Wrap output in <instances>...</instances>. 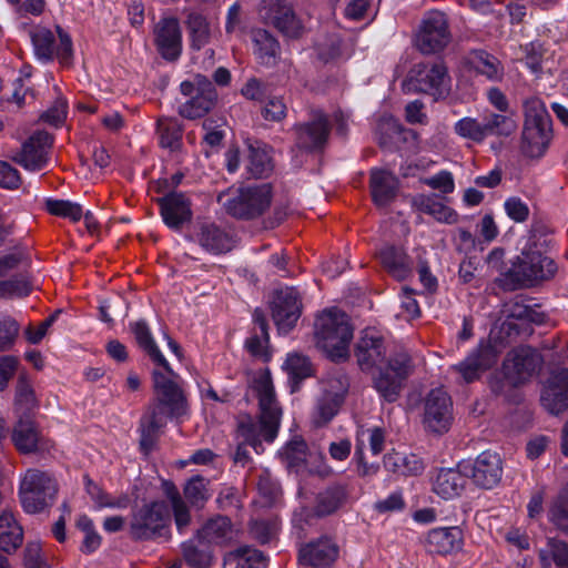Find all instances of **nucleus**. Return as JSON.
<instances>
[{"label": "nucleus", "mask_w": 568, "mask_h": 568, "mask_svg": "<svg viewBox=\"0 0 568 568\" xmlns=\"http://www.w3.org/2000/svg\"><path fill=\"white\" fill-rule=\"evenodd\" d=\"M183 557L191 568H210L212 565V555L209 551L201 550L192 541L182 545Z\"/></svg>", "instance_id": "obj_56"}, {"label": "nucleus", "mask_w": 568, "mask_h": 568, "mask_svg": "<svg viewBox=\"0 0 568 568\" xmlns=\"http://www.w3.org/2000/svg\"><path fill=\"white\" fill-rule=\"evenodd\" d=\"M257 12L264 23L273 26L286 38L300 39L307 31L305 20L286 0H262Z\"/></svg>", "instance_id": "obj_8"}, {"label": "nucleus", "mask_w": 568, "mask_h": 568, "mask_svg": "<svg viewBox=\"0 0 568 568\" xmlns=\"http://www.w3.org/2000/svg\"><path fill=\"white\" fill-rule=\"evenodd\" d=\"M217 201L230 215L251 220L262 215L270 207L272 190L268 184L230 187L219 194Z\"/></svg>", "instance_id": "obj_5"}, {"label": "nucleus", "mask_w": 568, "mask_h": 568, "mask_svg": "<svg viewBox=\"0 0 568 568\" xmlns=\"http://www.w3.org/2000/svg\"><path fill=\"white\" fill-rule=\"evenodd\" d=\"M21 184V175L17 169L4 161H0V187L16 190Z\"/></svg>", "instance_id": "obj_64"}, {"label": "nucleus", "mask_w": 568, "mask_h": 568, "mask_svg": "<svg viewBox=\"0 0 568 568\" xmlns=\"http://www.w3.org/2000/svg\"><path fill=\"white\" fill-rule=\"evenodd\" d=\"M470 63L477 73L485 75L488 80L501 79L503 67L496 57L484 51L475 52Z\"/></svg>", "instance_id": "obj_45"}, {"label": "nucleus", "mask_w": 568, "mask_h": 568, "mask_svg": "<svg viewBox=\"0 0 568 568\" xmlns=\"http://www.w3.org/2000/svg\"><path fill=\"white\" fill-rule=\"evenodd\" d=\"M414 364L407 353H398L389 357L385 369L374 379V386L385 400L395 402L403 387V382L413 373Z\"/></svg>", "instance_id": "obj_10"}, {"label": "nucleus", "mask_w": 568, "mask_h": 568, "mask_svg": "<svg viewBox=\"0 0 568 568\" xmlns=\"http://www.w3.org/2000/svg\"><path fill=\"white\" fill-rule=\"evenodd\" d=\"M305 453L306 443L298 438L288 442L282 449V455L287 459L290 466H297L304 462Z\"/></svg>", "instance_id": "obj_63"}, {"label": "nucleus", "mask_w": 568, "mask_h": 568, "mask_svg": "<svg viewBox=\"0 0 568 568\" xmlns=\"http://www.w3.org/2000/svg\"><path fill=\"white\" fill-rule=\"evenodd\" d=\"M24 568H50L38 541L29 542L24 550Z\"/></svg>", "instance_id": "obj_61"}, {"label": "nucleus", "mask_w": 568, "mask_h": 568, "mask_svg": "<svg viewBox=\"0 0 568 568\" xmlns=\"http://www.w3.org/2000/svg\"><path fill=\"white\" fill-rule=\"evenodd\" d=\"M252 389L258 400V416L243 415L237 422V438L244 440L257 454L263 452V443H272L278 433L282 407L276 398L270 371L257 373Z\"/></svg>", "instance_id": "obj_1"}, {"label": "nucleus", "mask_w": 568, "mask_h": 568, "mask_svg": "<svg viewBox=\"0 0 568 568\" xmlns=\"http://www.w3.org/2000/svg\"><path fill=\"white\" fill-rule=\"evenodd\" d=\"M254 53L263 64H271L280 51L278 41L266 30L256 29L252 32Z\"/></svg>", "instance_id": "obj_40"}, {"label": "nucleus", "mask_w": 568, "mask_h": 568, "mask_svg": "<svg viewBox=\"0 0 568 568\" xmlns=\"http://www.w3.org/2000/svg\"><path fill=\"white\" fill-rule=\"evenodd\" d=\"M59 43L55 44L53 32L44 27H36L30 32L34 54L38 60L49 62L57 57L60 63L68 65L72 57V41L68 33L57 27Z\"/></svg>", "instance_id": "obj_12"}, {"label": "nucleus", "mask_w": 568, "mask_h": 568, "mask_svg": "<svg viewBox=\"0 0 568 568\" xmlns=\"http://www.w3.org/2000/svg\"><path fill=\"white\" fill-rule=\"evenodd\" d=\"M37 405V397L29 378L20 376L16 387V406L19 410H30Z\"/></svg>", "instance_id": "obj_55"}, {"label": "nucleus", "mask_w": 568, "mask_h": 568, "mask_svg": "<svg viewBox=\"0 0 568 568\" xmlns=\"http://www.w3.org/2000/svg\"><path fill=\"white\" fill-rule=\"evenodd\" d=\"M261 335H253L247 338L245 346L253 356L264 357L266 355V344L268 342L267 323L261 312L257 310L253 315Z\"/></svg>", "instance_id": "obj_53"}, {"label": "nucleus", "mask_w": 568, "mask_h": 568, "mask_svg": "<svg viewBox=\"0 0 568 568\" xmlns=\"http://www.w3.org/2000/svg\"><path fill=\"white\" fill-rule=\"evenodd\" d=\"M450 41V32L446 16L437 10L428 12L415 38L417 49L424 54L443 50Z\"/></svg>", "instance_id": "obj_13"}, {"label": "nucleus", "mask_w": 568, "mask_h": 568, "mask_svg": "<svg viewBox=\"0 0 568 568\" xmlns=\"http://www.w3.org/2000/svg\"><path fill=\"white\" fill-rule=\"evenodd\" d=\"M460 467L476 486L485 489L497 486L503 477V460L491 450L480 453L473 463H460Z\"/></svg>", "instance_id": "obj_14"}, {"label": "nucleus", "mask_w": 568, "mask_h": 568, "mask_svg": "<svg viewBox=\"0 0 568 568\" xmlns=\"http://www.w3.org/2000/svg\"><path fill=\"white\" fill-rule=\"evenodd\" d=\"M170 509L165 501L153 500L132 511L130 535L136 540H148L162 536L170 524Z\"/></svg>", "instance_id": "obj_7"}, {"label": "nucleus", "mask_w": 568, "mask_h": 568, "mask_svg": "<svg viewBox=\"0 0 568 568\" xmlns=\"http://www.w3.org/2000/svg\"><path fill=\"white\" fill-rule=\"evenodd\" d=\"M224 568H266V558L251 547H240L224 557Z\"/></svg>", "instance_id": "obj_38"}, {"label": "nucleus", "mask_w": 568, "mask_h": 568, "mask_svg": "<svg viewBox=\"0 0 568 568\" xmlns=\"http://www.w3.org/2000/svg\"><path fill=\"white\" fill-rule=\"evenodd\" d=\"M12 442L22 454L34 453L42 447V436L36 423L29 417H20L12 429Z\"/></svg>", "instance_id": "obj_31"}, {"label": "nucleus", "mask_w": 568, "mask_h": 568, "mask_svg": "<svg viewBox=\"0 0 568 568\" xmlns=\"http://www.w3.org/2000/svg\"><path fill=\"white\" fill-rule=\"evenodd\" d=\"M22 539L23 530L14 516L9 511H2L0 515V549L7 552L14 550L22 544Z\"/></svg>", "instance_id": "obj_39"}, {"label": "nucleus", "mask_w": 568, "mask_h": 568, "mask_svg": "<svg viewBox=\"0 0 568 568\" xmlns=\"http://www.w3.org/2000/svg\"><path fill=\"white\" fill-rule=\"evenodd\" d=\"M467 481V474L460 467L440 469L433 483V490L444 499H452L459 496Z\"/></svg>", "instance_id": "obj_30"}, {"label": "nucleus", "mask_w": 568, "mask_h": 568, "mask_svg": "<svg viewBox=\"0 0 568 568\" xmlns=\"http://www.w3.org/2000/svg\"><path fill=\"white\" fill-rule=\"evenodd\" d=\"M58 493L59 484L49 471L30 468L20 478V503L28 514H40L51 508L57 500Z\"/></svg>", "instance_id": "obj_4"}, {"label": "nucleus", "mask_w": 568, "mask_h": 568, "mask_svg": "<svg viewBox=\"0 0 568 568\" xmlns=\"http://www.w3.org/2000/svg\"><path fill=\"white\" fill-rule=\"evenodd\" d=\"M44 206L50 214L68 219L71 222L80 221L83 215L82 206L69 200L45 199Z\"/></svg>", "instance_id": "obj_48"}, {"label": "nucleus", "mask_w": 568, "mask_h": 568, "mask_svg": "<svg viewBox=\"0 0 568 568\" xmlns=\"http://www.w3.org/2000/svg\"><path fill=\"white\" fill-rule=\"evenodd\" d=\"M197 242L211 254H223L234 246L233 239L215 224L202 225L197 234Z\"/></svg>", "instance_id": "obj_33"}, {"label": "nucleus", "mask_w": 568, "mask_h": 568, "mask_svg": "<svg viewBox=\"0 0 568 568\" xmlns=\"http://www.w3.org/2000/svg\"><path fill=\"white\" fill-rule=\"evenodd\" d=\"M155 43L166 60H176L182 50V34L176 18H162L155 27Z\"/></svg>", "instance_id": "obj_21"}, {"label": "nucleus", "mask_w": 568, "mask_h": 568, "mask_svg": "<svg viewBox=\"0 0 568 568\" xmlns=\"http://www.w3.org/2000/svg\"><path fill=\"white\" fill-rule=\"evenodd\" d=\"M237 534V529L233 527L229 518L219 516L202 527L199 537L211 544L226 545L236 539Z\"/></svg>", "instance_id": "obj_36"}, {"label": "nucleus", "mask_w": 568, "mask_h": 568, "mask_svg": "<svg viewBox=\"0 0 568 568\" xmlns=\"http://www.w3.org/2000/svg\"><path fill=\"white\" fill-rule=\"evenodd\" d=\"M398 179L390 172L374 169L371 172V192L373 200L378 206H386L396 196Z\"/></svg>", "instance_id": "obj_32"}, {"label": "nucleus", "mask_w": 568, "mask_h": 568, "mask_svg": "<svg viewBox=\"0 0 568 568\" xmlns=\"http://www.w3.org/2000/svg\"><path fill=\"white\" fill-rule=\"evenodd\" d=\"M453 403L443 388L432 389L424 400V426L433 433L443 434L449 429L453 419Z\"/></svg>", "instance_id": "obj_15"}, {"label": "nucleus", "mask_w": 568, "mask_h": 568, "mask_svg": "<svg viewBox=\"0 0 568 568\" xmlns=\"http://www.w3.org/2000/svg\"><path fill=\"white\" fill-rule=\"evenodd\" d=\"M169 416H173L168 406L159 400H154L141 418V439L140 446L148 454L154 446L160 429L166 424Z\"/></svg>", "instance_id": "obj_22"}, {"label": "nucleus", "mask_w": 568, "mask_h": 568, "mask_svg": "<svg viewBox=\"0 0 568 568\" xmlns=\"http://www.w3.org/2000/svg\"><path fill=\"white\" fill-rule=\"evenodd\" d=\"M301 316V298L294 287L275 293L272 302V317L280 333L290 332Z\"/></svg>", "instance_id": "obj_17"}, {"label": "nucleus", "mask_w": 568, "mask_h": 568, "mask_svg": "<svg viewBox=\"0 0 568 568\" xmlns=\"http://www.w3.org/2000/svg\"><path fill=\"white\" fill-rule=\"evenodd\" d=\"M30 293V284L26 278L14 277L0 281V298L26 296Z\"/></svg>", "instance_id": "obj_60"}, {"label": "nucleus", "mask_w": 568, "mask_h": 568, "mask_svg": "<svg viewBox=\"0 0 568 568\" xmlns=\"http://www.w3.org/2000/svg\"><path fill=\"white\" fill-rule=\"evenodd\" d=\"M296 144L301 149L313 150L322 146L328 136V121L322 112H316L308 124L295 125Z\"/></svg>", "instance_id": "obj_28"}, {"label": "nucleus", "mask_w": 568, "mask_h": 568, "mask_svg": "<svg viewBox=\"0 0 568 568\" xmlns=\"http://www.w3.org/2000/svg\"><path fill=\"white\" fill-rule=\"evenodd\" d=\"M19 324L9 315L0 313V351L10 348L18 336Z\"/></svg>", "instance_id": "obj_59"}, {"label": "nucleus", "mask_w": 568, "mask_h": 568, "mask_svg": "<svg viewBox=\"0 0 568 568\" xmlns=\"http://www.w3.org/2000/svg\"><path fill=\"white\" fill-rule=\"evenodd\" d=\"M185 26L190 34L191 45L196 50L209 44L216 31V26L196 11L187 13Z\"/></svg>", "instance_id": "obj_35"}, {"label": "nucleus", "mask_w": 568, "mask_h": 568, "mask_svg": "<svg viewBox=\"0 0 568 568\" xmlns=\"http://www.w3.org/2000/svg\"><path fill=\"white\" fill-rule=\"evenodd\" d=\"M338 546L327 537L312 540L300 548L301 568H332L338 558Z\"/></svg>", "instance_id": "obj_19"}, {"label": "nucleus", "mask_w": 568, "mask_h": 568, "mask_svg": "<svg viewBox=\"0 0 568 568\" xmlns=\"http://www.w3.org/2000/svg\"><path fill=\"white\" fill-rule=\"evenodd\" d=\"M316 345L333 361L347 357L353 327L348 316L336 308L324 311L315 322Z\"/></svg>", "instance_id": "obj_2"}, {"label": "nucleus", "mask_w": 568, "mask_h": 568, "mask_svg": "<svg viewBox=\"0 0 568 568\" xmlns=\"http://www.w3.org/2000/svg\"><path fill=\"white\" fill-rule=\"evenodd\" d=\"M346 499V491L343 487H333L317 497L316 513L320 516L331 515L337 510Z\"/></svg>", "instance_id": "obj_49"}, {"label": "nucleus", "mask_w": 568, "mask_h": 568, "mask_svg": "<svg viewBox=\"0 0 568 568\" xmlns=\"http://www.w3.org/2000/svg\"><path fill=\"white\" fill-rule=\"evenodd\" d=\"M419 209L442 223L455 224L458 221V214L453 209L430 196L420 197Z\"/></svg>", "instance_id": "obj_46"}, {"label": "nucleus", "mask_w": 568, "mask_h": 568, "mask_svg": "<svg viewBox=\"0 0 568 568\" xmlns=\"http://www.w3.org/2000/svg\"><path fill=\"white\" fill-rule=\"evenodd\" d=\"M51 146L52 136L44 131H38L22 144L12 160L28 171H39L47 165Z\"/></svg>", "instance_id": "obj_18"}, {"label": "nucleus", "mask_w": 568, "mask_h": 568, "mask_svg": "<svg viewBox=\"0 0 568 568\" xmlns=\"http://www.w3.org/2000/svg\"><path fill=\"white\" fill-rule=\"evenodd\" d=\"M556 270V264L550 257L527 248L513 261L506 273H503L500 285L509 291L528 287L552 277Z\"/></svg>", "instance_id": "obj_3"}, {"label": "nucleus", "mask_w": 568, "mask_h": 568, "mask_svg": "<svg viewBox=\"0 0 568 568\" xmlns=\"http://www.w3.org/2000/svg\"><path fill=\"white\" fill-rule=\"evenodd\" d=\"M180 89L182 94L190 97L179 108V113L186 119L202 118L215 105L217 93L204 75L197 74L193 81H183Z\"/></svg>", "instance_id": "obj_9"}, {"label": "nucleus", "mask_w": 568, "mask_h": 568, "mask_svg": "<svg viewBox=\"0 0 568 568\" xmlns=\"http://www.w3.org/2000/svg\"><path fill=\"white\" fill-rule=\"evenodd\" d=\"M525 123L524 125L550 128V116L544 102L539 98H529L524 102Z\"/></svg>", "instance_id": "obj_50"}, {"label": "nucleus", "mask_w": 568, "mask_h": 568, "mask_svg": "<svg viewBox=\"0 0 568 568\" xmlns=\"http://www.w3.org/2000/svg\"><path fill=\"white\" fill-rule=\"evenodd\" d=\"M266 121L280 122L287 114V106L282 97L267 94L261 110Z\"/></svg>", "instance_id": "obj_57"}, {"label": "nucleus", "mask_w": 568, "mask_h": 568, "mask_svg": "<svg viewBox=\"0 0 568 568\" xmlns=\"http://www.w3.org/2000/svg\"><path fill=\"white\" fill-rule=\"evenodd\" d=\"M162 486L163 491L171 504L176 528L180 532H183L191 523L189 508L173 483L163 481Z\"/></svg>", "instance_id": "obj_41"}, {"label": "nucleus", "mask_w": 568, "mask_h": 568, "mask_svg": "<svg viewBox=\"0 0 568 568\" xmlns=\"http://www.w3.org/2000/svg\"><path fill=\"white\" fill-rule=\"evenodd\" d=\"M504 207L508 217L515 222H525L529 216V207L520 197L511 196L507 199Z\"/></svg>", "instance_id": "obj_62"}, {"label": "nucleus", "mask_w": 568, "mask_h": 568, "mask_svg": "<svg viewBox=\"0 0 568 568\" xmlns=\"http://www.w3.org/2000/svg\"><path fill=\"white\" fill-rule=\"evenodd\" d=\"M407 91L423 92L436 98L448 93L450 79L447 68L443 63L416 64L409 72L404 83Z\"/></svg>", "instance_id": "obj_11"}, {"label": "nucleus", "mask_w": 568, "mask_h": 568, "mask_svg": "<svg viewBox=\"0 0 568 568\" xmlns=\"http://www.w3.org/2000/svg\"><path fill=\"white\" fill-rule=\"evenodd\" d=\"M348 387V378L341 372L328 374L321 381V394L311 415L312 423L315 426H324L337 415L345 400Z\"/></svg>", "instance_id": "obj_6"}, {"label": "nucleus", "mask_w": 568, "mask_h": 568, "mask_svg": "<svg viewBox=\"0 0 568 568\" xmlns=\"http://www.w3.org/2000/svg\"><path fill=\"white\" fill-rule=\"evenodd\" d=\"M551 128L524 125L521 136V151L526 156H541L550 141Z\"/></svg>", "instance_id": "obj_34"}, {"label": "nucleus", "mask_w": 568, "mask_h": 568, "mask_svg": "<svg viewBox=\"0 0 568 568\" xmlns=\"http://www.w3.org/2000/svg\"><path fill=\"white\" fill-rule=\"evenodd\" d=\"M247 170L256 179L265 178L271 173L273 164L266 148H250Z\"/></svg>", "instance_id": "obj_47"}, {"label": "nucleus", "mask_w": 568, "mask_h": 568, "mask_svg": "<svg viewBox=\"0 0 568 568\" xmlns=\"http://www.w3.org/2000/svg\"><path fill=\"white\" fill-rule=\"evenodd\" d=\"M487 136L504 135L508 136L517 128L516 120L506 113H491L484 119Z\"/></svg>", "instance_id": "obj_54"}, {"label": "nucleus", "mask_w": 568, "mask_h": 568, "mask_svg": "<svg viewBox=\"0 0 568 568\" xmlns=\"http://www.w3.org/2000/svg\"><path fill=\"white\" fill-rule=\"evenodd\" d=\"M355 357L362 371L382 369L386 362V346L383 335L373 327L361 332L355 347Z\"/></svg>", "instance_id": "obj_16"}, {"label": "nucleus", "mask_w": 568, "mask_h": 568, "mask_svg": "<svg viewBox=\"0 0 568 568\" xmlns=\"http://www.w3.org/2000/svg\"><path fill=\"white\" fill-rule=\"evenodd\" d=\"M378 260L386 272L397 281H404L412 274V260L402 247L385 245L378 252Z\"/></svg>", "instance_id": "obj_29"}, {"label": "nucleus", "mask_w": 568, "mask_h": 568, "mask_svg": "<svg viewBox=\"0 0 568 568\" xmlns=\"http://www.w3.org/2000/svg\"><path fill=\"white\" fill-rule=\"evenodd\" d=\"M283 367L292 383V392L297 390L298 384L312 375L310 361L307 357L300 354H290Z\"/></svg>", "instance_id": "obj_44"}, {"label": "nucleus", "mask_w": 568, "mask_h": 568, "mask_svg": "<svg viewBox=\"0 0 568 568\" xmlns=\"http://www.w3.org/2000/svg\"><path fill=\"white\" fill-rule=\"evenodd\" d=\"M544 568H550L552 562L557 568H568V545L557 539H549L547 546L539 551Z\"/></svg>", "instance_id": "obj_43"}, {"label": "nucleus", "mask_w": 568, "mask_h": 568, "mask_svg": "<svg viewBox=\"0 0 568 568\" xmlns=\"http://www.w3.org/2000/svg\"><path fill=\"white\" fill-rule=\"evenodd\" d=\"M454 130L460 138L481 143L487 136L485 121L465 116L455 123Z\"/></svg>", "instance_id": "obj_51"}, {"label": "nucleus", "mask_w": 568, "mask_h": 568, "mask_svg": "<svg viewBox=\"0 0 568 568\" xmlns=\"http://www.w3.org/2000/svg\"><path fill=\"white\" fill-rule=\"evenodd\" d=\"M540 400L551 415H559L568 409V369H560L551 375Z\"/></svg>", "instance_id": "obj_23"}, {"label": "nucleus", "mask_w": 568, "mask_h": 568, "mask_svg": "<svg viewBox=\"0 0 568 568\" xmlns=\"http://www.w3.org/2000/svg\"><path fill=\"white\" fill-rule=\"evenodd\" d=\"M131 329L138 344L146 352L151 359L169 373H172L170 364L156 346L148 324L144 321H138L131 324Z\"/></svg>", "instance_id": "obj_37"}, {"label": "nucleus", "mask_w": 568, "mask_h": 568, "mask_svg": "<svg viewBox=\"0 0 568 568\" xmlns=\"http://www.w3.org/2000/svg\"><path fill=\"white\" fill-rule=\"evenodd\" d=\"M537 356L529 348H517L508 353L504 362L505 376L514 384L525 382L537 367Z\"/></svg>", "instance_id": "obj_25"}, {"label": "nucleus", "mask_w": 568, "mask_h": 568, "mask_svg": "<svg viewBox=\"0 0 568 568\" xmlns=\"http://www.w3.org/2000/svg\"><path fill=\"white\" fill-rule=\"evenodd\" d=\"M161 215L164 223L179 230L192 219V210L189 199L182 193H170L160 200Z\"/></svg>", "instance_id": "obj_26"}, {"label": "nucleus", "mask_w": 568, "mask_h": 568, "mask_svg": "<svg viewBox=\"0 0 568 568\" xmlns=\"http://www.w3.org/2000/svg\"><path fill=\"white\" fill-rule=\"evenodd\" d=\"M464 534L458 526L437 527L427 531L424 546L427 552L437 556H448L462 550Z\"/></svg>", "instance_id": "obj_20"}, {"label": "nucleus", "mask_w": 568, "mask_h": 568, "mask_svg": "<svg viewBox=\"0 0 568 568\" xmlns=\"http://www.w3.org/2000/svg\"><path fill=\"white\" fill-rule=\"evenodd\" d=\"M156 132L162 148L171 151L180 148L182 129L176 120L164 116L160 118L156 122Z\"/></svg>", "instance_id": "obj_42"}, {"label": "nucleus", "mask_w": 568, "mask_h": 568, "mask_svg": "<svg viewBox=\"0 0 568 568\" xmlns=\"http://www.w3.org/2000/svg\"><path fill=\"white\" fill-rule=\"evenodd\" d=\"M497 362V353L490 345H483L477 352L470 354L465 361L454 366L464 382L471 383L479 378L480 374L490 368Z\"/></svg>", "instance_id": "obj_27"}, {"label": "nucleus", "mask_w": 568, "mask_h": 568, "mask_svg": "<svg viewBox=\"0 0 568 568\" xmlns=\"http://www.w3.org/2000/svg\"><path fill=\"white\" fill-rule=\"evenodd\" d=\"M548 517L557 528L568 532V487L564 488L551 501Z\"/></svg>", "instance_id": "obj_52"}, {"label": "nucleus", "mask_w": 568, "mask_h": 568, "mask_svg": "<svg viewBox=\"0 0 568 568\" xmlns=\"http://www.w3.org/2000/svg\"><path fill=\"white\" fill-rule=\"evenodd\" d=\"M206 480L201 476L192 477L184 487L185 498L193 505H199L207 500L209 491Z\"/></svg>", "instance_id": "obj_58"}, {"label": "nucleus", "mask_w": 568, "mask_h": 568, "mask_svg": "<svg viewBox=\"0 0 568 568\" xmlns=\"http://www.w3.org/2000/svg\"><path fill=\"white\" fill-rule=\"evenodd\" d=\"M163 374L159 371L153 372V385L155 399L165 404L172 415H182L185 412V397L182 389L171 378L172 373Z\"/></svg>", "instance_id": "obj_24"}]
</instances>
